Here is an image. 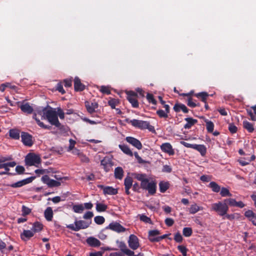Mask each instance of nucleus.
<instances>
[{
	"label": "nucleus",
	"instance_id": "1",
	"mask_svg": "<svg viewBox=\"0 0 256 256\" xmlns=\"http://www.w3.org/2000/svg\"><path fill=\"white\" fill-rule=\"evenodd\" d=\"M42 120H47L53 126L57 128L60 127L61 124L60 122L57 112L56 109L49 107L48 108H44L42 110Z\"/></svg>",
	"mask_w": 256,
	"mask_h": 256
},
{
	"label": "nucleus",
	"instance_id": "2",
	"mask_svg": "<svg viewBox=\"0 0 256 256\" xmlns=\"http://www.w3.org/2000/svg\"><path fill=\"white\" fill-rule=\"evenodd\" d=\"M124 122L128 124H131L134 127L140 130L148 129L150 132H155L154 126L150 125V122L148 121L136 119L131 120L129 118H126L124 120Z\"/></svg>",
	"mask_w": 256,
	"mask_h": 256
},
{
	"label": "nucleus",
	"instance_id": "3",
	"mask_svg": "<svg viewBox=\"0 0 256 256\" xmlns=\"http://www.w3.org/2000/svg\"><path fill=\"white\" fill-rule=\"evenodd\" d=\"M12 160L10 156H0V169L4 168L5 171L0 172V175L7 174L9 176L14 175L15 174L10 172V167H14L16 164L15 162H6Z\"/></svg>",
	"mask_w": 256,
	"mask_h": 256
},
{
	"label": "nucleus",
	"instance_id": "4",
	"mask_svg": "<svg viewBox=\"0 0 256 256\" xmlns=\"http://www.w3.org/2000/svg\"><path fill=\"white\" fill-rule=\"evenodd\" d=\"M228 208V206L226 203L224 202V200L214 203L211 206V210L216 212L221 216H224L227 214Z\"/></svg>",
	"mask_w": 256,
	"mask_h": 256
},
{
	"label": "nucleus",
	"instance_id": "5",
	"mask_svg": "<svg viewBox=\"0 0 256 256\" xmlns=\"http://www.w3.org/2000/svg\"><path fill=\"white\" fill-rule=\"evenodd\" d=\"M91 223L92 220L88 222L83 220H76L74 224L67 225L66 228L70 230L78 232L81 229H86L88 228Z\"/></svg>",
	"mask_w": 256,
	"mask_h": 256
},
{
	"label": "nucleus",
	"instance_id": "6",
	"mask_svg": "<svg viewBox=\"0 0 256 256\" xmlns=\"http://www.w3.org/2000/svg\"><path fill=\"white\" fill-rule=\"evenodd\" d=\"M24 162L26 166H34L37 167L41 163L42 160L39 156L34 153H29L26 156Z\"/></svg>",
	"mask_w": 256,
	"mask_h": 256
},
{
	"label": "nucleus",
	"instance_id": "7",
	"mask_svg": "<svg viewBox=\"0 0 256 256\" xmlns=\"http://www.w3.org/2000/svg\"><path fill=\"white\" fill-rule=\"evenodd\" d=\"M41 180L44 184H46L50 188L58 187L61 184L60 182L50 179L48 175L43 176L41 178Z\"/></svg>",
	"mask_w": 256,
	"mask_h": 256
},
{
	"label": "nucleus",
	"instance_id": "8",
	"mask_svg": "<svg viewBox=\"0 0 256 256\" xmlns=\"http://www.w3.org/2000/svg\"><path fill=\"white\" fill-rule=\"evenodd\" d=\"M21 139L22 142L26 146L31 147L34 144L32 136L27 132H22Z\"/></svg>",
	"mask_w": 256,
	"mask_h": 256
},
{
	"label": "nucleus",
	"instance_id": "9",
	"mask_svg": "<svg viewBox=\"0 0 256 256\" xmlns=\"http://www.w3.org/2000/svg\"><path fill=\"white\" fill-rule=\"evenodd\" d=\"M137 98L138 94L136 92L133 91H129L127 92V100L134 108H138L139 106Z\"/></svg>",
	"mask_w": 256,
	"mask_h": 256
},
{
	"label": "nucleus",
	"instance_id": "10",
	"mask_svg": "<svg viewBox=\"0 0 256 256\" xmlns=\"http://www.w3.org/2000/svg\"><path fill=\"white\" fill-rule=\"evenodd\" d=\"M35 176L29 177L26 179L17 182L15 183L10 184L9 185V186L12 188H20L26 184L32 182L35 179Z\"/></svg>",
	"mask_w": 256,
	"mask_h": 256
},
{
	"label": "nucleus",
	"instance_id": "11",
	"mask_svg": "<svg viewBox=\"0 0 256 256\" xmlns=\"http://www.w3.org/2000/svg\"><path fill=\"white\" fill-rule=\"evenodd\" d=\"M128 246L133 250L138 249L140 246L138 238L134 235L130 234L128 240Z\"/></svg>",
	"mask_w": 256,
	"mask_h": 256
},
{
	"label": "nucleus",
	"instance_id": "12",
	"mask_svg": "<svg viewBox=\"0 0 256 256\" xmlns=\"http://www.w3.org/2000/svg\"><path fill=\"white\" fill-rule=\"evenodd\" d=\"M98 187L103 190V193L104 194L109 195H115L118 192V190L116 188H114L112 186H104V185L99 184Z\"/></svg>",
	"mask_w": 256,
	"mask_h": 256
},
{
	"label": "nucleus",
	"instance_id": "13",
	"mask_svg": "<svg viewBox=\"0 0 256 256\" xmlns=\"http://www.w3.org/2000/svg\"><path fill=\"white\" fill-rule=\"evenodd\" d=\"M106 228H109L117 232H122L126 231V229L120 224L117 222H112Z\"/></svg>",
	"mask_w": 256,
	"mask_h": 256
},
{
	"label": "nucleus",
	"instance_id": "14",
	"mask_svg": "<svg viewBox=\"0 0 256 256\" xmlns=\"http://www.w3.org/2000/svg\"><path fill=\"white\" fill-rule=\"evenodd\" d=\"M126 140L138 150H141L142 148L141 142L134 137L127 136L126 138Z\"/></svg>",
	"mask_w": 256,
	"mask_h": 256
},
{
	"label": "nucleus",
	"instance_id": "15",
	"mask_svg": "<svg viewBox=\"0 0 256 256\" xmlns=\"http://www.w3.org/2000/svg\"><path fill=\"white\" fill-rule=\"evenodd\" d=\"M20 102H18V105L20 108L21 110L23 112L26 114H31L32 113V112L34 111V108H32V107L31 106H30L29 103H28V102L24 103V102L22 104L20 105Z\"/></svg>",
	"mask_w": 256,
	"mask_h": 256
},
{
	"label": "nucleus",
	"instance_id": "16",
	"mask_svg": "<svg viewBox=\"0 0 256 256\" xmlns=\"http://www.w3.org/2000/svg\"><path fill=\"white\" fill-rule=\"evenodd\" d=\"M160 148L163 152L168 154L169 156H173L174 154V151L172 146L168 142L162 144L160 146Z\"/></svg>",
	"mask_w": 256,
	"mask_h": 256
},
{
	"label": "nucleus",
	"instance_id": "17",
	"mask_svg": "<svg viewBox=\"0 0 256 256\" xmlns=\"http://www.w3.org/2000/svg\"><path fill=\"white\" fill-rule=\"evenodd\" d=\"M98 104L96 102H86L85 106L88 113L92 114L96 112V109L98 108Z\"/></svg>",
	"mask_w": 256,
	"mask_h": 256
},
{
	"label": "nucleus",
	"instance_id": "18",
	"mask_svg": "<svg viewBox=\"0 0 256 256\" xmlns=\"http://www.w3.org/2000/svg\"><path fill=\"white\" fill-rule=\"evenodd\" d=\"M133 180L132 178L127 176L124 180V185L125 188V192L127 195H130V189L132 187Z\"/></svg>",
	"mask_w": 256,
	"mask_h": 256
},
{
	"label": "nucleus",
	"instance_id": "19",
	"mask_svg": "<svg viewBox=\"0 0 256 256\" xmlns=\"http://www.w3.org/2000/svg\"><path fill=\"white\" fill-rule=\"evenodd\" d=\"M74 88L76 92H81L85 89V86L81 82L80 80L78 77L74 78Z\"/></svg>",
	"mask_w": 256,
	"mask_h": 256
},
{
	"label": "nucleus",
	"instance_id": "20",
	"mask_svg": "<svg viewBox=\"0 0 256 256\" xmlns=\"http://www.w3.org/2000/svg\"><path fill=\"white\" fill-rule=\"evenodd\" d=\"M86 242L90 246L92 247H98L101 244L100 242L98 239L92 236L88 238Z\"/></svg>",
	"mask_w": 256,
	"mask_h": 256
},
{
	"label": "nucleus",
	"instance_id": "21",
	"mask_svg": "<svg viewBox=\"0 0 256 256\" xmlns=\"http://www.w3.org/2000/svg\"><path fill=\"white\" fill-rule=\"evenodd\" d=\"M174 110L176 112H180L182 110L184 113L186 114L188 112V109L182 104L176 103L174 106Z\"/></svg>",
	"mask_w": 256,
	"mask_h": 256
},
{
	"label": "nucleus",
	"instance_id": "22",
	"mask_svg": "<svg viewBox=\"0 0 256 256\" xmlns=\"http://www.w3.org/2000/svg\"><path fill=\"white\" fill-rule=\"evenodd\" d=\"M34 235V232L32 230H24L22 233L20 234V238L23 240H27L32 237Z\"/></svg>",
	"mask_w": 256,
	"mask_h": 256
},
{
	"label": "nucleus",
	"instance_id": "23",
	"mask_svg": "<svg viewBox=\"0 0 256 256\" xmlns=\"http://www.w3.org/2000/svg\"><path fill=\"white\" fill-rule=\"evenodd\" d=\"M101 165L104 166L106 172H108L111 166V160L108 157H104L100 162Z\"/></svg>",
	"mask_w": 256,
	"mask_h": 256
},
{
	"label": "nucleus",
	"instance_id": "24",
	"mask_svg": "<svg viewBox=\"0 0 256 256\" xmlns=\"http://www.w3.org/2000/svg\"><path fill=\"white\" fill-rule=\"evenodd\" d=\"M156 184L154 181L150 182V184H148V187L146 189L150 195L154 194L156 192Z\"/></svg>",
	"mask_w": 256,
	"mask_h": 256
},
{
	"label": "nucleus",
	"instance_id": "25",
	"mask_svg": "<svg viewBox=\"0 0 256 256\" xmlns=\"http://www.w3.org/2000/svg\"><path fill=\"white\" fill-rule=\"evenodd\" d=\"M193 149L200 152L202 156H204L206 153V148L204 144H194Z\"/></svg>",
	"mask_w": 256,
	"mask_h": 256
},
{
	"label": "nucleus",
	"instance_id": "26",
	"mask_svg": "<svg viewBox=\"0 0 256 256\" xmlns=\"http://www.w3.org/2000/svg\"><path fill=\"white\" fill-rule=\"evenodd\" d=\"M184 120L187 122L184 126L186 129H190L192 126L198 122L197 120L194 119L192 118H184Z\"/></svg>",
	"mask_w": 256,
	"mask_h": 256
},
{
	"label": "nucleus",
	"instance_id": "27",
	"mask_svg": "<svg viewBox=\"0 0 256 256\" xmlns=\"http://www.w3.org/2000/svg\"><path fill=\"white\" fill-rule=\"evenodd\" d=\"M53 214V211L51 207H48L44 210V218L48 222L52 220Z\"/></svg>",
	"mask_w": 256,
	"mask_h": 256
},
{
	"label": "nucleus",
	"instance_id": "28",
	"mask_svg": "<svg viewBox=\"0 0 256 256\" xmlns=\"http://www.w3.org/2000/svg\"><path fill=\"white\" fill-rule=\"evenodd\" d=\"M204 208L202 206H198L196 204H192L188 208V212L190 214H195L200 210H203Z\"/></svg>",
	"mask_w": 256,
	"mask_h": 256
},
{
	"label": "nucleus",
	"instance_id": "29",
	"mask_svg": "<svg viewBox=\"0 0 256 256\" xmlns=\"http://www.w3.org/2000/svg\"><path fill=\"white\" fill-rule=\"evenodd\" d=\"M10 136L14 140H18L20 137V131L17 129H11L9 131Z\"/></svg>",
	"mask_w": 256,
	"mask_h": 256
},
{
	"label": "nucleus",
	"instance_id": "30",
	"mask_svg": "<svg viewBox=\"0 0 256 256\" xmlns=\"http://www.w3.org/2000/svg\"><path fill=\"white\" fill-rule=\"evenodd\" d=\"M122 150V151L125 154L130 156H133V153L128 146L126 144H119L118 146Z\"/></svg>",
	"mask_w": 256,
	"mask_h": 256
},
{
	"label": "nucleus",
	"instance_id": "31",
	"mask_svg": "<svg viewBox=\"0 0 256 256\" xmlns=\"http://www.w3.org/2000/svg\"><path fill=\"white\" fill-rule=\"evenodd\" d=\"M170 184L168 182H160L159 183L160 191L162 193L165 192L170 188Z\"/></svg>",
	"mask_w": 256,
	"mask_h": 256
},
{
	"label": "nucleus",
	"instance_id": "32",
	"mask_svg": "<svg viewBox=\"0 0 256 256\" xmlns=\"http://www.w3.org/2000/svg\"><path fill=\"white\" fill-rule=\"evenodd\" d=\"M124 176V170L121 167H117L114 170L115 178L118 180H122Z\"/></svg>",
	"mask_w": 256,
	"mask_h": 256
},
{
	"label": "nucleus",
	"instance_id": "33",
	"mask_svg": "<svg viewBox=\"0 0 256 256\" xmlns=\"http://www.w3.org/2000/svg\"><path fill=\"white\" fill-rule=\"evenodd\" d=\"M43 228V225L42 223L38 222H34L32 224V230L34 232H38L42 230Z\"/></svg>",
	"mask_w": 256,
	"mask_h": 256
},
{
	"label": "nucleus",
	"instance_id": "34",
	"mask_svg": "<svg viewBox=\"0 0 256 256\" xmlns=\"http://www.w3.org/2000/svg\"><path fill=\"white\" fill-rule=\"evenodd\" d=\"M194 96L201 100L206 103V102L207 98L209 96V94L206 92H200L199 93L196 94Z\"/></svg>",
	"mask_w": 256,
	"mask_h": 256
},
{
	"label": "nucleus",
	"instance_id": "35",
	"mask_svg": "<svg viewBox=\"0 0 256 256\" xmlns=\"http://www.w3.org/2000/svg\"><path fill=\"white\" fill-rule=\"evenodd\" d=\"M33 118L36 120V124L40 128L49 130L51 129L52 126H50L46 125L42 122H40V120L38 118H37L36 114H34Z\"/></svg>",
	"mask_w": 256,
	"mask_h": 256
},
{
	"label": "nucleus",
	"instance_id": "36",
	"mask_svg": "<svg viewBox=\"0 0 256 256\" xmlns=\"http://www.w3.org/2000/svg\"><path fill=\"white\" fill-rule=\"evenodd\" d=\"M208 186L211 188L212 190L215 192H218L220 190V186L214 182H211Z\"/></svg>",
	"mask_w": 256,
	"mask_h": 256
},
{
	"label": "nucleus",
	"instance_id": "37",
	"mask_svg": "<svg viewBox=\"0 0 256 256\" xmlns=\"http://www.w3.org/2000/svg\"><path fill=\"white\" fill-rule=\"evenodd\" d=\"M243 127L249 132H252L254 130L253 124L246 120L243 122Z\"/></svg>",
	"mask_w": 256,
	"mask_h": 256
},
{
	"label": "nucleus",
	"instance_id": "38",
	"mask_svg": "<svg viewBox=\"0 0 256 256\" xmlns=\"http://www.w3.org/2000/svg\"><path fill=\"white\" fill-rule=\"evenodd\" d=\"M6 88H11L12 90H16V86L14 85H12L10 83L6 82L4 84H2L0 86V90L2 92H4Z\"/></svg>",
	"mask_w": 256,
	"mask_h": 256
},
{
	"label": "nucleus",
	"instance_id": "39",
	"mask_svg": "<svg viewBox=\"0 0 256 256\" xmlns=\"http://www.w3.org/2000/svg\"><path fill=\"white\" fill-rule=\"evenodd\" d=\"M205 122L206 123V128L207 131L210 133L212 132L214 128V123L212 121L208 120H206Z\"/></svg>",
	"mask_w": 256,
	"mask_h": 256
},
{
	"label": "nucleus",
	"instance_id": "40",
	"mask_svg": "<svg viewBox=\"0 0 256 256\" xmlns=\"http://www.w3.org/2000/svg\"><path fill=\"white\" fill-rule=\"evenodd\" d=\"M108 208V206L104 204L98 203L96 204V210L98 212H104Z\"/></svg>",
	"mask_w": 256,
	"mask_h": 256
},
{
	"label": "nucleus",
	"instance_id": "41",
	"mask_svg": "<svg viewBox=\"0 0 256 256\" xmlns=\"http://www.w3.org/2000/svg\"><path fill=\"white\" fill-rule=\"evenodd\" d=\"M84 209V206L82 204H76L72 207V210L76 213L81 214L82 212Z\"/></svg>",
	"mask_w": 256,
	"mask_h": 256
},
{
	"label": "nucleus",
	"instance_id": "42",
	"mask_svg": "<svg viewBox=\"0 0 256 256\" xmlns=\"http://www.w3.org/2000/svg\"><path fill=\"white\" fill-rule=\"evenodd\" d=\"M22 215L23 216H26L27 215L30 214L32 212V209L24 205H22Z\"/></svg>",
	"mask_w": 256,
	"mask_h": 256
},
{
	"label": "nucleus",
	"instance_id": "43",
	"mask_svg": "<svg viewBox=\"0 0 256 256\" xmlns=\"http://www.w3.org/2000/svg\"><path fill=\"white\" fill-rule=\"evenodd\" d=\"M192 234V230L191 228H184L182 230V234L186 237H190Z\"/></svg>",
	"mask_w": 256,
	"mask_h": 256
},
{
	"label": "nucleus",
	"instance_id": "44",
	"mask_svg": "<svg viewBox=\"0 0 256 256\" xmlns=\"http://www.w3.org/2000/svg\"><path fill=\"white\" fill-rule=\"evenodd\" d=\"M220 194L222 197L232 196V194L230 192L229 190L227 188L224 187L220 188Z\"/></svg>",
	"mask_w": 256,
	"mask_h": 256
},
{
	"label": "nucleus",
	"instance_id": "45",
	"mask_svg": "<svg viewBox=\"0 0 256 256\" xmlns=\"http://www.w3.org/2000/svg\"><path fill=\"white\" fill-rule=\"evenodd\" d=\"M94 221L97 224H102L105 222V218L102 216H96L94 218Z\"/></svg>",
	"mask_w": 256,
	"mask_h": 256
},
{
	"label": "nucleus",
	"instance_id": "46",
	"mask_svg": "<svg viewBox=\"0 0 256 256\" xmlns=\"http://www.w3.org/2000/svg\"><path fill=\"white\" fill-rule=\"evenodd\" d=\"M132 175L134 176L135 178L141 182L146 178V174L135 173L132 174Z\"/></svg>",
	"mask_w": 256,
	"mask_h": 256
},
{
	"label": "nucleus",
	"instance_id": "47",
	"mask_svg": "<svg viewBox=\"0 0 256 256\" xmlns=\"http://www.w3.org/2000/svg\"><path fill=\"white\" fill-rule=\"evenodd\" d=\"M146 99L148 102L152 103L156 105V100L154 98V95L150 93H148L146 94Z\"/></svg>",
	"mask_w": 256,
	"mask_h": 256
},
{
	"label": "nucleus",
	"instance_id": "48",
	"mask_svg": "<svg viewBox=\"0 0 256 256\" xmlns=\"http://www.w3.org/2000/svg\"><path fill=\"white\" fill-rule=\"evenodd\" d=\"M156 114L160 118H168V114H167L162 110H158L156 111Z\"/></svg>",
	"mask_w": 256,
	"mask_h": 256
},
{
	"label": "nucleus",
	"instance_id": "49",
	"mask_svg": "<svg viewBox=\"0 0 256 256\" xmlns=\"http://www.w3.org/2000/svg\"><path fill=\"white\" fill-rule=\"evenodd\" d=\"M140 220L146 223L152 224L151 219L146 215L142 214L140 216Z\"/></svg>",
	"mask_w": 256,
	"mask_h": 256
},
{
	"label": "nucleus",
	"instance_id": "50",
	"mask_svg": "<svg viewBox=\"0 0 256 256\" xmlns=\"http://www.w3.org/2000/svg\"><path fill=\"white\" fill-rule=\"evenodd\" d=\"M224 202L226 203V204L228 206L229 205L230 206H235L236 202V200L235 199L230 198L224 199Z\"/></svg>",
	"mask_w": 256,
	"mask_h": 256
},
{
	"label": "nucleus",
	"instance_id": "51",
	"mask_svg": "<svg viewBox=\"0 0 256 256\" xmlns=\"http://www.w3.org/2000/svg\"><path fill=\"white\" fill-rule=\"evenodd\" d=\"M178 249L182 254L183 256H186L188 249L185 246L183 245L178 246Z\"/></svg>",
	"mask_w": 256,
	"mask_h": 256
},
{
	"label": "nucleus",
	"instance_id": "52",
	"mask_svg": "<svg viewBox=\"0 0 256 256\" xmlns=\"http://www.w3.org/2000/svg\"><path fill=\"white\" fill-rule=\"evenodd\" d=\"M174 240L178 243H181L183 240V238L180 232L174 234Z\"/></svg>",
	"mask_w": 256,
	"mask_h": 256
},
{
	"label": "nucleus",
	"instance_id": "53",
	"mask_svg": "<svg viewBox=\"0 0 256 256\" xmlns=\"http://www.w3.org/2000/svg\"><path fill=\"white\" fill-rule=\"evenodd\" d=\"M244 216L250 221L252 218L254 217L256 215L252 210H248L245 212Z\"/></svg>",
	"mask_w": 256,
	"mask_h": 256
},
{
	"label": "nucleus",
	"instance_id": "54",
	"mask_svg": "<svg viewBox=\"0 0 256 256\" xmlns=\"http://www.w3.org/2000/svg\"><path fill=\"white\" fill-rule=\"evenodd\" d=\"M228 128L232 134L236 133L238 130L237 127L233 123H230L228 124Z\"/></svg>",
	"mask_w": 256,
	"mask_h": 256
},
{
	"label": "nucleus",
	"instance_id": "55",
	"mask_svg": "<svg viewBox=\"0 0 256 256\" xmlns=\"http://www.w3.org/2000/svg\"><path fill=\"white\" fill-rule=\"evenodd\" d=\"M56 90L58 91L62 94L66 93L64 90L63 88V84H62V82H59L56 84Z\"/></svg>",
	"mask_w": 256,
	"mask_h": 256
},
{
	"label": "nucleus",
	"instance_id": "56",
	"mask_svg": "<svg viewBox=\"0 0 256 256\" xmlns=\"http://www.w3.org/2000/svg\"><path fill=\"white\" fill-rule=\"evenodd\" d=\"M150 182L148 179L147 178H146L140 182V188L146 190V188L148 187V184H149Z\"/></svg>",
	"mask_w": 256,
	"mask_h": 256
},
{
	"label": "nucleus",
	"instance_id": "57",
	"mask_svg": "<svg viewBox=\"0 0 256 256\" xmlns=\"http://www.w3.org/2000/svg\"><path fill=\"white\" fill-rule=\"evenodd\" d=\"M187 104L188 106L191 108H195L196 106H199L200 105L199 103L196 104L194 102H192V98H188Z\"/></svg>",
	"mask_w": 256,
	"mask_h": 256
},
{
	"label": "nucleus",
	"instance_id": "58",
	"mask_svg": "<svg viewBox=\"0 0 256 256\" xmlns=\"http://www.w3.org/2000/svg\"><path fill=\"white\" fill-rule=\"evenodd\" d=\"M100 92L103 94H110V90L108 87L102 86L100 87Z\"/></svg>",
	"mask_w": 256,
	"mask_h": 256
},
{
	"label": "nucleus",
	"instance_id": "59",
	"mask_svg": "<svg viewBox=\"0 0 256 256\" xmlns=\"http://www.w3.org/2000/svg\"><path fill=\"white\" fill-rule=\"evenodd\" d=\"M117 243L118 244V248L122 252L128 248L126 244L124 242L117 241Z\"/></svg>",
	"mask_w": 256,
	"mask_h": 256
},
{
	"label": "nucleus",
	"instance_id": "60",
	"mask_svg": "<svg viewBox=\"0 0 256 256\" xmlns=\"http://www.w3.org/2000/svg\"><path fill=\"white\" fill-rule=\"evenodd\" d=\"M94 216V213L92 212L88 211L83 216V218L85 220H91Z\"/></svg>",
	"mask_w": 256,
	"mask_h": 256
},
{
	"label": "nucleus",
	"instance_id": "61",
	"mask_svg": "<svg viewBox=\"0 0 256 256\" xmlns=\"http://www.w3.org/2000/svg\"><path fill=\"white\" fill-rule=\"evenodd\" d=\"M24 170L25 169L23 166H18L16 168V171L19 174H23L24 172Z\"/></svg>",
	"mask_w": 256,
	"mask_h": 256
},
{
	"label": "nucleus",
	"instance_id": "62",
	"mask_svg": "<svg viewBox=\"0 0 256 256\" xmlns=\"http://www.w3.org/2000/svg\"><path fill=\"white\" fill-rule=\"evenodd\" d=\"M79 158H80V161L82 162L88 163L90 161L89 158L82 153L80 154Z\"/></svg>",
	"mask_w": 256,
	"mask_h": 256
},
{
	"label": "nucleus",
	"instance_id": "63",
	"mask_svg": "<svg viewBox=\"0 0 256 256\" xmlns=\"http://www.w3.org/2000/svg\"><path fill=\"white\" fill-rule=\"evenodd\" d=\"M166 224L168 226H171L174 224V220L172 218H166L164 220Z\"/></svg>",
	"mask_w": 256,
	"mask_h": 256
},
{
	"label": "nucleus",
	"instance_id": "64",
	"mask_svg": "<svg viewBox=\"0 0 256 256\" xmlns=\"http://www.w3.org/2000/svg\"><path fill=\"white\" fill-rule=\"evenodd\" d=\"M160 232L158 230H151L148 232V236H156L158 235Z\"/></svg>",
	"mask_w": 256,
	"mask_h": 256
}]
</instances>
